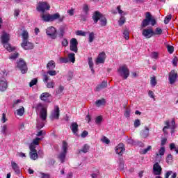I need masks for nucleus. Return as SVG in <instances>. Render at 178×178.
Instances as JSON below:
<instances>
[{"instance_id":"f257e3e1","label":"nucleus","mask_w":178,"mask_h":178,"mask_svg":"<svg viewBox=\"0 0 178 178\" xmlns=\"http://www.w3.org/2000/svg\"><path fill=\"white\" fill-rule=\"evenodd\" d=\"M149 23H151L152 26H155V24H156V19H155V18H152V15H151V13L146 12L145 17L142 21L140 24L141 29H145V27H147Z\"/></svg>"},{"instance_id":"f03ea898","label":"nucleus","mask_w":178,"mask_h":178,"mask_svg":"<svg viewBox=\"0 0 178 178\" xmlns=\"http://www.w3.org/2000/svg\"><path fill=\"white\" fill-rule=\"evenodd\" d=\"M42 20L43 22H54V20H56L58 19V22H63V17H60V15H59V13H56L53 15L50 14H42L41 15Z\"/></svg>"},{"instance_id":"7ed1b4c3","label":"nucleus","mask_w":178,"mask_h":178,"mask_svg":"<svg viewBox=\"0 0 178 178\" xmlns=\"http://www.w3.org/2000/svg\"><path fill=\"white\" fill-rule=\"evenodd\" d=\"M118 72L121 77L124 79V80H127L129 76H130V70L127 68V65H124L119 67Z\"/></svg>"},{"instance_id":"20e7f679","label":"nucleus","mask_w":178,"mask_h":178,"mask_svg":"<svg viewBox=\"0 0 178 178\" xmlns=\"http://www.w3.org/2000/svg\"><path fill=\"white\" fill-rule=\"evenodd\" d=\"M46 34L51 38V40H56V37H58V31L54 26H49L47 29Z\"/></svg>"},{"instance_id":"39448f33","label":"nucleus","mask_w":178,"mask_h":178,"mask_svg":"<svg viewBox=\"0 0 178 178\" xmlns=\"http://www.w3.org/2000/svg\"><path fill=\"white\" fill-rule=\"evenodd\" d=\"M165 126L163 128V131L165 134H166V129H170L172 131L176 129V121H175V119L172 120L171 126L169 120H165Z\"/></svg>"},{"instance_id":"423d86ee","label":"nucleus","mask_w":178,"mask_h":178,"mask_svg":"<svg viewBox=\"0 0 178 178\" xmlns=\"http://www.w3.org/2000/svg\"><path fill=\"white\" fill-rule=\"evenodd\" d=\"M17 67H19V70H21L22 74L27 73V64L26 63V61H24V60L20 58L17 63Z\"/></svg>"},{"instance_id":"0eeeda50","label":"nucleus","mask_w":178,"mask_h":178,"mask_svg":"<svg viewBox=\"0 0 178 178\" xmlns=\"http://www.w3.org/2000/svg\"><path fill=\"white\" fill-rule=\"evenodd\" d=\"M70 51H72V52H75V54H77L79 51V48H77V46L79 45V42H77V39L72 38L70 42Z\"/></svg>"},{"instance_id":"6e6552de","label":"nucleus","mask_w":178,"mask_h":178,"mask_svg":"<svg viewBox=\"0 0 178 178\" xmlns=\"http://www.w3.org/2000/svg\"><path fill=\"white\" fill-rule=\"evenodd\" d=\"M29 148L31 151L29 153L31 159H33V161L38 159V154L37 153V149H35V146L34 145H31Z\"/></svg>"},{"instance_id":"1a4fd4ad","label":"nucleus","mask_w":178,"mask_h":178,"mask_svg":"<svg viewBox=\"0 0 178 178\" xmlns=\"http://www.w3.org/2000/svg\"><path fill=\"white\" fill-rule=\"evenodd\" d=\"M106 59V54L102 51V53H99L98 54L97 58L95 60V63L97 65L104 64L105 63Z\"/></svg>"},{"instance_id":"9d476101","label":"nucleus","mask_w":178,"mask_h":178,"mask_svg":"<svg viewBox=\"0 0 178 178\" xmlns=\"http://www.w3.org/2000/svg\"><path fill=\"white\" fill-rule=\"evenodd\" d=\"M51 6L48 5L47 2L39 3L38 6L37 7V10L38 12H42L44 13L45 10H49Z\"/></svg>"},{"instance_id":"9b49d317","label":"nucleus","mask_w":178,"mask_h":178,"mask_svg":"<svg viewBox=\"0 0 178 178\" xmlns=\"http://www.w3.org/2000/svg\"><path fill=\"white\" fill-rule=\"evenodd\" d=\"M168 79L170 84H175V83H176V80H177V72L175 70H171L168 75Z\"/></svg>"},{"instance_id":"f8f14e48","label":"nucleus","mask_w":178,"mask_h":178,"mask_svg":"<svg viewBox=\"0 0 178 178\" xmlns=\"http://www.w3.org/2000/svg\"><path fill=\"white\" fill-rule=\"evenodd\" d=\"M153 173L155 176H161L162 175V167L159 163H155L153 165Z\"/></svg>"},{"instance_id":"ddd939ff","label":"nucleus","mask_w":178,"mask_h":178,"mask_svg":"<svg viewBox=\"0 0 178 178\" xmlns=\"http://www.w3.org/2000/svg\"><path fill=\"white\" fill-rule=\"evenodd\" d=\"M142 35L145 37L147 39L151 38V37H154V29L152 28L143 29L142 31Z\"/></svg>"},{"instance_id":"4468645a","label":"nucleus","mask_w":178,"mask_h":178,"mask_svg":"<svg viewBox=\"0 0 178 178\" xmlns=\"http://www.w3.org/2000/svg\"><path fill=\"white\" fill-rule=\"evenodd\" d=\"M21 47L27 51L28 49H33V48H34V44L29 42V40H24L21 43Z\"/></svg>"},{"instance_id":"2eb2a0df","label":"nucleus","mask_w":178,"mask_h":178,"mask_svg":"<svg viewBox=\"0 0 178 178\" xmlns=\"http://www.w3.org/2000/svg\"><path fill=\"white\" fill-rule=\"evenodd\" d=\"M8 89V81L6 79L0 77V91H6Z\"/></svg>"},{"instance_id":"dca6fc26","label":"nucleus","mask_w":178,"mask_h":178,"mask_svg":"<svg viewBox=\"0 0 178 178\" xmlns=\"http://www.w3.org/2000/svg\"><path fill=\"white\" fill-rule=\"evenodd\" d=\"M124 151H126V149L124 148V145L123 143L118 144V145L115 147V152L118 154V155H123Z\"/></svg>"},{"instance_id":"f3484780","label":"nucleus","mask_w":178,"mask_h":178,"mask_svg":"<svg viewBox=\"0 0 178 178\" xmlns=\"http://www.w3.org/2000/svg\"><path fill=\"white\" fill-rule=\"evenodd\" d=\"M104 16L101 12L97 10L93 13V15L92 17V19L94 21V23L97 24L98 23V21L102 18V17Z\"/></svg>"},{"instance_id":"a211bd4d","label":"nucleus","mask_w":178,"mask_h":178,"mask_svg":"<svg viewBox=\"0 0 178 178\" xmlns=\"http://www.w3.org/2000/svg\"><path fill=\"white\" fill-rule=\"evenodd\" d=\"M49 98H51V94L49 92H43L40 96L41 101H44V102H51Z\"/></svg>"},{"instance_id":"6ab92c4d","label":"nucleus","mask_w":178,"mask_h":178,"mask_svg":"<svg viewBox=\"0 0 178 178\" xmlns=\"http://www.w3.org/2000/svg\"><path fill=\"white\" fill-rule=\"evenodd\" d=\"M108 87V81H103L102 83L97 85L95 89V91L99 92L101 90H104V88H106Z\"/></svg>"},{"instance_id":"aec40b11","label":"nucleus","mask_w":178,"mask_h":178,"mask_svg":"<svg viewBox=\"0 0 178 178\" xmlns=\"http://www.w3.org/2000/svg\"><path fill=\"white\" fill-rule=\"evenodd\" d=\"M60 112V111L59 110V106H55L54 112L51 114L52 118H54V119H59Z\"/></svg>"},{"instance_id":"412c9836","label":"nucleus","mask_w":178,"mask_h":178,"mask_svg":"<svg viewBox=\"0 0 178 178\" xmlns=\"http://www.w3.org/2000/svg\"><path fill=\"white\" fill-rule=\"evenodd\" d=\"M70 129L75 136H77V132L79 131V124L77 122H72L70 126Z\"/></svg>"},{"instance_id":"4be33fe9","label":"nucleus","mask_w":178,"mask_h":178,"mask_svg":"<svg viewBox=\"0 0 178 178\" xmlns=\"http://www.w3.org/2000/svg\"><path fill=\"white\" fill-rule=\"evenodd\" d=\"M1 44H6V42H9V40H10V36H9V34L4 32L1 35Z\"/></svg>"},{"instance_id":"5701e85b","label":"nucleus","mask_w":178,"mask_h":178,"mask_svg":"<svg viewBox=\"0 0 178 178\" xmlns=\"http://www.w3.org/2000/svg\"><path fill=\"white\" fill-rule=\"evenodd\" d=\"M12 169L15 172L16 175H20V168L16 162L11 161Z\"/></svg>"},{"instance_id":"b1692460","label":"nucleus","mask_w":178,"mask_h":178,"mask_svg":"<svg viewBox=\"0 0 178 178\" xmlns=\"http://www.w3.org/2000/svg\"><path fill=\"white\" fill-rule=\"evenodd\" d=\"M46 67L48 70H54L56 67V64L54 60H51L47 63Z\"/></svg>"},{"instance_id":"393cba45","label":"nucleus","mask_w":178,"mask_h":178,"mask_svg":"<svg viewBox=\"0 0 178 178\" xmlns=\"http://www.w3.org/2000/svg\"><path fill=\"white\" fill-rule=\"evenodd\" d=\"M47 107L46 108H43L42 111H40V118L42 119V120H47Z\"/></svg>"},{"instance_id":"a878e982","label":"nucleus","mask_w":178,"mask_h":178,"mask_svg":"<svg viewBox=\"0 0 178 178\" xmlns=\"http://www.w3.org/2000/svg\"><path fill=\"white\" fill-rule=\"evenodd\" d=\"M170 176H171V178H177V173L173 172V171H168L165 175L164 178H169Z\"/></svg>"},{"instance_id":"bb28decb","label":"nucleus","mask_w":178,"mask_h":178,"mask_svg":"<svg viewBox=\"0 0 178 178\" xmlns=\"http://www.w3.org/2000/svg\"><path fill=\"white\" fill-rule=\"evenodd\" d=\"M141 136L143 138H147L149 136V129L147 127H145V129L142 130Z\"/></svg>"},{"instance_id":"cd10ccee","label":"nucleus","mask_w":178,"mask_h":178,"mask_svg":"<svg viewBox=\"0 0 178 178\" xmlns=\"http://www.w3.org/2000/svg\"><path fill=\"white\" fill-rule=\"evenodd\" d=\"M33 108L35 109L36 112H40V111L41 112V111H42V109L47 108V107H45L42 103H38Z\"/></svg>"},{"instance_id":"c85d7f7f","label":"nucleus","mask_w":178,"mask_h":178,"mask_svg":"<svg viewBox=\"0 0 178 178\" xmlns=\"http://www.w3.org/2000/svg\"><path fill=\"white\" fill-rule=\"evenodd\" d=\"M2 44L4 48L7 49V51H8V52H12L13 51H15V48L12 47V46H10V44H8V42Z\"/></svg>"},{"instance_id":"c756f323","label":"nucleus","mask_w":178,"mask_h":178,"mask_svg":"<svg viewBox=\"0 0 178 178\" xmlns=\"http://www.w3.org/2000/svg\"><path fill=\"white\" fill-rule=\"evenodd\" d=\"M68 60H70V62H72V63H74V62H76V56L74 53H70L68 54Z\"/></svg>"},{"instance_id":"7c9ffc66","label":"nucleus","mask_w":178,"mask_h":178,"mask_svg":"<svg viewBox=\"0 0 178 178\" xmlns=\"http://www.w3.org/2000/svg\"><path fill=\"white\" fill-rule=\"evenodd\" d=\"M1 134H3V136H6L7 135V132H8V125L4 124L2 125L1 127Z\"/></svg>"},{"instance_id":"2f4dec72","label":"nucleus","mask_w":178,"mask_h":178,"mask_svg":"<svg viewBox=\"0 0 178 178\" xmlns=\"http://www.w3.org/2000/svg\"><path fill=\"white\" fill-rule=\"evenodd\" d=\"M162 29L157 27L153 31V35H162Z\"/></svg>"},{"instance_id":"473e14b6","label":"nucleus","mask_w":178,"mask_h":178,"mask_svg":"<svg viewBox=\"0 0 178 178\" xmlns=\"http://www.w3.org/2000/svg\"><path fill=\"white\" fill-rule=\"evenodd\" d=\"M100 24L102 27L106 26L108 21L106 19V17H105L104 15H102V18L99 19Z\"/></svg>"},{"instance_id":"72a5a7b5","label":"nucleus","mask_w":178,"mask_h":178,"mask_svg":"<svg viewBox=\"0 0 178 178\" xmlns=\"http://www.w3.org/2000/svg\"><path fill=\"white\" fill-rule=\"evenodd\" d=\"M67 153V152H63L59 154L58 159H60L61 163H63V162H65V159L66 158Z\"/></svg>"},{"instance_id":"f704fd0d","label":"nucleus","mask_w":178,"mask_h":178,"mask_svg":"<svg viewBox=\"0 0 178 178\" xmlns=\"http://www.w3.org/2000/svg\"><path fill=\"white\" fill-rule=\"evenodd\" d=\"M105 102V99H98L95 102V105L96 106L99 108V106H102V105H104Z\"/></svg>"},{"instance_id":"c9c22d12","label":"nucleus","mask_w":178,"mask_h":178,"mask_svg":"<svg viewBox=\"0 0 178 178\" xmlns=\"http://www.w3.org/2000/svg\"><path fill=\"white\" fill-rule=\"evenodd\" d=\"M65 90V86L60 85L58 88H57L56 90V94L57 95H60V94H62V92H63V91Z\"/></svg>"},{"instance_id":"e433bc0d","label":"nucleus","mask_w":178,"mask_h":178,"mask_svg":"<svg viewBox=\"0 0 178 178\" xmlns=\"http://www.w3.org/2000/svg\"><path fill=\"white\" fill-rule=\"evenodd\" d=\"M90 149V146L87 144H85L82 148V149H81L79 151V152H83V154H87V152H88V150Z\"/></svg>"},{"instance_id":"4c0bfd02","label":"nucleus","mask_w":178,"mask_h":178,"mask_svg":"<svg viewBox=\"0 0 178 178\" xmlns=\"http://www.w3.org/2000/svg\"><path fill=\"white\" fill-rule=\"evenodd\" d=\"M22 35V38H23L22 41H28V40H29V32H27V31H24Z\"/></svg>"},{"instance_id":"58836bf2","label":"nucleus","mask_w":178,"mask_h":178,"mask_svg":"<svg viewBox=\"0 0 178 178\" xmlns=\"http://www.w3.org/2000/svg\"><path fill=\"white\" fill-rule=\"evenodd\" d=\"M24 114V107L22 106L20 108L17 110V115L18 116H23Z\"/></svg>"},{"instance_id":"ea45409f","label":"nucleus","mask_w":178,"mask_h":178,"mask_svg":"<svg viewBox=\"0 0 178 178\" xmlns=\"http://www.w3.org/2000/svg\"><path fill=\"white\" fill-rule=\"evenodd\" d=\"M46 87L47 88H55V82L54 81L46 83Z\"/></svg>"},{"instance_id":"a19ab883","label":"nucleus","mask_w":178,"mask_h":178,"mask_svg":"<svg viewBox=\"0 0 178 178\" xmlns=\"http://www.w3.org/2000/svg\"><path fill=\"white\" fill-rule=\"evenodd\" d=\"M150 83H151V86H152L153 87H155V86H156L157 82H156V77L155 76L150 78Z\"/></svg>"},{"instance_id":"79ce46f5","label":"nucleus","mask_w":178,"mask_h":178,"mask_svg":"<svg viewBox=\"0 0 178 178\" xmlns=\"http://www.w3.org/2000/svg\"><path fill=\"white\" fill-rule=\"evenodd\" d=\"M167 50H168V52H169L170 54H173V52H175V47L170 44H168Z\"/></svg>"},{"instance_id":"37998d69","label":"nucleus","mask_w":178,"mask_h":178,"mask_svg":"<svg viewBox=\"0 0 178 178\" xmlns=\"http://www.w3.org/2000/svg\"><path fill=\"white\" fill-rule=\"evenodd\" d=\"M124 23H126V17L121 16L120 19L118 20V24L119 26H122Z\"/></svg>"},{"instance_id":"c03bdc74","label":"nucleus","mask_w":178,"mask_h":178,"mask_svg":"<svg viewBox=\"0 0 178 178\" xmlns=\"http://www.w3.org/2000/svg\"><path fill=\"white\" fill-rule=\"evenodd\" d=\"M170 20H172V15H167L164 19L165 24H169V22H170Z\"/></svg>"},{"instance_id":"a18cd8bd","label":"nucleus","mask_w":178,"mask_h":178,"mask_svg":"<svg viewBox=\"0 0 178 178\" xmlns=\"http://www.w3.org/2000/svg\"><path fill=\"white\" fill-rule=\"evenodd\" d=\"M152 149V146H148L146 149H143L140 152V154H142V155H145V154H147V152H148V151H150V149Z\"/></svg>"},{"instance_id":"49530a36","label":"nucleus","mask_w":178,"mask_h":178,"mask_svg":"<svg viewBox=\"0 0 178 178\" xmlns=\"http://www.w3.org/2000/svg\"><path fill=\"white\" fill-rule=\"evenodd\" d=\"M17 58H19V53L15 52L9 57V59L15 60V59H17Z\"/></svg>"},{"instance_id":"de8ad7c7","label":"nucleus","mask_w":178,"mask_h":178,"mask_svg":"<svg viewBox=\"0 0 178 178\" xmlns=\"http://www.w3.org/2000/svg\"><path fill=\"white\" fill-rule=\"evenodd\" d=\"M95 38V36L94 35V32H91L90 34H89V42L91 43L94 41Z\"/></svg>"},{"instance_id":"09e8293b","label":"nucleus","mask_w":178,"mask_h":178,"mask_svg":"<svg viewBox=\"0 0 178 178\" xmlns=\"http://www.w3.org/2000/svg\"><path fill=\"white\" fill-rule=\"evenodd\" d=\"M63 151L67 152V143L65 140L63 141Z\"/></svg>"},{"instance_id":"8fccbe9b","label":"nucleus","mask_w":178,"mask_h":178,"mask_svg":"<svg viewBox=\"0 0 178 178\" xmlns=\"http://www.w3.org/2000/svg\"><path fill=\"white\" fill-rule=\"evenodd\" d=\"M123 35L125 40H129L130 38V33H129L127 30L124 31Z\"/></svg>"},{"instance_id":"3c124183","label":"nucleus","mask_w":178,"mask_h":178,"mask_svg":"<svg viewBox=\"0 0 178 178\" xmlns=\"http://www.w3.org/2000/svg\"><path fill=\"white\" fill-rule=\"evenodd\" d=\"M37 83H38V80L37 79H32L29 83V87H33V86H35Z\"/></svg>"},{"instance_id":"603ef678","label":"nucleus","mask_w":178,"mask_h":178,"mask_svg":"<svg viewBox=\"0 0 178 178\" xmlns=\"http://www.w3.org/2000/svg\"><path fill=\"white\" fill-rule=\"evenodd\" d=\"M40 140H41V138H35V139H33V143L31 144V145H38Z\"/></svg>"},{"instance_id":"864d4df0","label":"nucleus","mask_w":178,"mask_h":178,"mask_svg":"<svg viewBox=\"0 0 178 178\" xmlns=\"http://www.w3.org/2000/svg\"><path fill=\"white\" fill-rule=\"evenodd\" d=\"M172 161H173V156H172V154H170L166 157V162L167 163H170Z\"/></svg>"},{"instance_id":"5fc2aeb1","label":"nucleus","mask_w":178,"mask_h":178,"mask_svg":"<svg viewBox=\"0 0 178 178\" xmlns=\"http://www.w3.org/2000/svg\"><path fill=\"white\" fill-rule=\"evenodd\" d=\"M46 132L43 130H39V131H38L36 136L37 137H41L42 136H45Z\"/></svg>"},{"instance_id":"6e6d98bb","label":"nucleus","mask_w":178,"mask_h":178,"mask_svg":"<svg viewBox=\"0 0 178 178\" xmlns=\"http://www.w3.org/2000/svg\"><path fill=\"white\" fill-rule=\"evenodd\" d=\"M73 79V72H69L67 75V80L68 81H70V80Z\"/></svg>"},{"instance_id":"4d7b16f0","label":"nucleus","mask_w":178,"mask_h":178,"mask_svg":"<svg viewBox=\"0 0 178 178\" xmlns=\"http://www.w3.org/2000/svg\"><path fill=\"white\" fill-rule=\"evenodd\" d=\"M101 122H102V116L99 115L96 118L95 123L96 124H100Z\"/></svg>"},{"instance_id":"13d9d810","label":"nucleus","mask_w":178,"mask_h":178,"mask_svg":"<svg viewBox=\"0 0 178 178\" xmlns=\"http://www.w3.org/2000/svg\"><path fill=\"white\" fill-rule=\"evenodd\" d=\"M88 60L89 67H94V62L92 61V58L89 57Z\"/></svg>"},{"instance_id":"bf43d9fd","label":"nucleus","mask_w":178,"mask_h":178,"mask_svg":"<svg viewBox=\"0 0 178 178\" xmlns=\"http://www.w3.org/2000/svg\"><path fill=\"white\" fill-rule=\"evenodd\" d=\"M42 127H44V123L38 122V123L36 124V129L38 130H41V129H42Z\"/></svg>"},{"instance_id":"052dcab7","label":"nucleus","mask_w":178,"mask_h":178,"mask_svg":"<svg viewBox=\"0 0 178 178\" xmlns=\"http://www.w3.org/2000/svg\"><path fill=\"white\" fill-rule=\"evenodd\" d=\"M165 147H161L160 149L159 150V154L161 155V156L165 155Z\"/></svg>"},{"instance_id":"680f3d73","label":"nucleus","mask_w":178,"mask_h":178,"mask_svg":"<svg viewBox=\"0 0 178 178\" xmlns=\"http://www.w3.org/2000/svg\"><path fill=\"white\" fill-rule=\"evenodd\" d=\"M60 63H68L69 58L61 57L60 58Z\"/></svg>"},{"instance_id":"e2e57ef3","label":"nucleus","mask_w":178,"mask_h":178,"mask_svg":"<svg viewBox=\"0 0 178 178\" xmlns=\"http://www.w3.org/2000/svg\"><path fill=\"white\" fill-rule=\"evenodd\" d=\"M47 74L49 76H56V72L55 70H49L47 71Z\"/></svg>"},{"instance_id":"0e129e2a","label":"nucleus","mask_w":178,"mask_h":178,"mask_svg":"<svg viewBox=\"0 0 178 178\" xmlns=\"http://www.w3.org/2000/svg\"><path fill=\"white\" fill-rule=\"evenodd\" d=\"M49 80V76H48V74H43V82L47 83H48V81Z\"/></svg>"},{"instance_id":"69168bd1","label":"nucleus","mask_w":178,"mask_h":178,"mask_svg":"<svg viewBox=\"0 0 178 178\" xmlns=\"http://www.w3.org/2000/svg\"><path fill=\"white\" fill-rule=\"evenodd\" d=\"M134 127L137 128L139 127V126L141 124V122H140V120L136 119L134 121Z\"/></svg>"},{"instance_id":"338daca9","label":"nucleus","mask_w":178,"mask_h":178,"mask_svg":"<svg viewBox=\"0 0 178 178\" xmlns=\"http://www.w3.org/2000/svg\"><path fill=\"white\" fill-rule=\"evenodd\" d=\"M76 35H81L82 37H86V32L83 31H77Z\"/></svg>"},{"instance_id":"774afa93","label":"nucleus","mask_w":178,"mask_h":178,"mask_svg":"<svg viewBox=\"0 0 178 178\" xmlns=\"http://www.w3.org/2000/svg\"><path fill=\"white\" fill-rule=\"evenodd\" d=\"M102 141L103 143H105V144H109V143H111V140H109V139L108 138H106V136H104L103 138V139H102Z\"/></svg>"}]
</instances>
